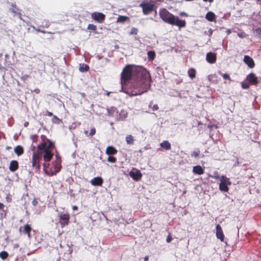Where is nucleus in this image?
<instances>
[{"label":"nucleus","mask_w":261,"mask_h":261,"mask_svg":"<svg viewBox=\"0 0 261 261\" xmlns=\"http://www.w3.org/2000/svg\"><path fill=\"white\" fill-rule=\"evenodd\" d=\"M150 74L143 66L127 65L121 74L122 90L130 96L147 92L150 88Z\"/></svg>","instance_id":"nucleus-1"},{"label":"nucleus","mask_w":261,"mask_h":261,"mask_svg":"<svg viewBox=\"0 0 261 261\" xmlns=\"http://www.w3.org/2000/svg\"><path fill=\"white\" fill-rule=\"evenodd\" d=\"M41 142L37 146V151H34L31 161L32 167L36 171L41 168V162L43 158L45 163L49 162L52 159L55 148L54 142L47 139L45 136L41 135Z\"/></svg>","instance_id":"nucleus-2"},{"label":"nucleus","mask_w":261,"mask_h":261,"mask_svg":"<svg viewBox=\"0 0 261 261\" xmlns=\"http://www.w3.org/2000/svg\"><path fill=\"white\" fill-rule=\"evenodd\" d=\"M159 14L161 18L165 22L171 25H174L179 28L186 27V22L184 20H180L178 17L175 16L166 9L160 10Z\"/></svg>","instance_id":"nucleus-3"},{"label":"nucleus","mask_w":261,"mask_h":261,"mask_svg":"<svg viewBox=\"0 0 261 261\" xmlns=\"http://www.w3.org/2000/svg\"><path fill=\"white\" fill-rule=\"evenodd\" d=\"M220 180L219 190L223 192H228L229 190L228 186L231 185V182L230 181L229 178L225 175H222Z\"/></svg>","instance_id":"nucleus-4"},{"label":"nucleus","mask_w":261,"mask_h":261,"mask_svg":"<svg viewBox=\"0 0 261 261\" xmlns=\"http://www.w3.org/2000/svg\"><path fill=\"white\" fill-rule=\"evenodd\" d=\"M59 223L62 228L68 225L70 219V214L68 213L60 212L58 214Z\"/></svg>","instance_id":"nucleus-5"},{"label":"nucleus","mask_w":261,"mask_h":261,"mask_svg":"<svg viewBox=\"0 0 261 261\" xmlns=\"http://www.w3.org/2000/svg\"><path fill=\"white\" fill-rule=\"evenodd\" d=\"M139 6L142 8L144 14L148 15L153 11L155 5L153 2H143L140 4Z\"/></svg>","instance_id":"nucleus-6"},{"label":"nucleus","mask_w":261,"mask_h":261,"mask_svg":"<svg viewBox=\"0 0 261 261\" xmlns=\"http://www.w3.org/2000/svg\"><path fill=\"white\" fill-rule=\"evenodd\" d=\"M91 18L98 23H103L106 18V15L101 12H94L91 14Z\"/></svg>","instance_id":"nucleus-7"},{"label":"nucleus","mask_w":261,"mask_h":261,"mask_svg":"<svg viewBox=\"0 0 261 261\" xmlns=\"http://www.w3.org/2000/svg\"><path fill=\"white\" fill-rule=\"evenodd\" d=\"M32 229L30 224H25L23 227H20L19 228V231L27 234L28 237L30 239L31 238V231Z\"/></svg>","instance_id":"nucleus-8"},{"label":"nucleus","mask_w":261,"mask_h":261,"mask_svg":"<svg viewBox=\"0 0 261 261\" xmlns=\"http://www.w3.org/2000/svg\"><path fill=\"white\" fill-rule=\"evenodd\" d=\"M61 162H62V161H61V158L60 156H59V155L58 154H56V160L55 161L53 162V166L54 167V170L56 171V172L58 173L61 168H62V166H61Z\"/></svg>","instance_id":"nucleus-9"},{"label":"nucleus","mask_w":261,"mask_h":261,"mask_svg":"<svg viewBox=\"0 0 261 261\" xmlns=\"http://www.w3.org/2000/svg\"><path fill=\"white\" fill-rule=\"evenodd\" d=\"M129 175L135 181L140 180L142 177V174L139 170H137L136 171H130Z\"/></svg>","instance_id":"nucleus-10"},{"label":"nucleus","mask_w":261,"mask_h":261,"mask_svg":"<svg viewBox=\"0 0 261 261\" xmlns=\"http://www.w3.org/2000/svg\"><path fill=\"white\" fill-rule=\"evenodd\" d=\"M216 235L217 238L219 239L221 242H223L224 240V234L223 233L222 229L220 225L217 224L216 227Z\"/></svg>","instance_id":"nucleus-11"},{"label":"nucleus","mask_w":261,"mask_h":261,"mask_svg":"<svg viewBox=\"0 0 261 261\" xmlns=\"http://www.w3.org/2000/svg\"><path fill=\"white\" fill-rule=\"evenodd\" d=\"M49 163H44L43 164V170L45 173L49 176H54L56 175L57 172L56 170H52L48 168Z\"/></svg>","instance_id":"nucleus-12"},{"label":"nucleus","mask_w":261,"mask_h":261,"mask_svg":"<svg viewBox=\"0 0 261 261\" xmlns=\"http://www.w3.org/2000/svg\"><path fill=\"white\" fill-rule=\"evenodd\" d=\"M207 62L210 64L215 63L217 60V55L216 53L209 52L206 56Z\"/></svg>","instance_id":"nucleus-13"},{"label":"nucleus","mask_w":261,"mask_h":261,"mask_svg":"<svg viewBox=\"0 0 261 261\" xmlns=\"http://www.w3.org/2000/svg\"><path fill=\"white\" fill-rule=\"evenodd\" d=\"M244 62L250 68H253L255 66L253 59L249 56L246 55L244 56Z\"/></svg>","instance_id":"nucleus-14"},{"label":"nucleus","mask_w":261,"mask_h":261,"mask_svg":"<svg viewBox=\"0 0 261 261\" xmlns=\"http://www.w3.org/2000/svg\"><path fill=\"white\" fill-rule=\"evenodd\" d=\"M247 79L249 82L253 85H256L258 83L257 77L253 73L248 74Z\"/></svg>","instance_id":"nucleus-15"},{"label":"nucleus","mask_w":261,"mask_h":261,"mask_svg":"<svg viewBox=\"0 0 261 261\" xmlns=\"http://www.w3.org/2000/svg\"><path fill=\"white\" fill-rule=\"evenodd\" d=\"M90 182L94 186H101L103 182V180L101 177H96L91 179Z\"/></svg>","instance_id":"nucleus-16"},{"label":"nucleus","mask_w":261,"mask_h":261,"mask_svg":"<svg viewBox=\"0 0 261 261\" xmlns=\"http://www.w3.org/2000/svg\"><path fill=\"white\" fill-rule=\"evenodd\" d=\"M19 168V164L17 161L12 160L10 163L9 170L11 172L16 171Z\"/></svg>","instance_id":"nucleus-17"},{"label":"nucleus","mask_w":261,"mask_h":261,"mask_svg":"<svg viewBox=\"0 0 261 261\" xmlns=\"http://www.w3.org/2000/svg\"><path fill=\"white\" fill-rule=\"evenodd\" d=\"M10 10L12 13L17 15L20 19L22 20V14L20 12V10L15 5H12Z\"/></svg>","instance_id":"nucleus-18"},{"label":"nucleus","mask_w":261,"mask_h":261,"mask_svg":"<svg viewBox=\"0 0 261 261\" xmlns=\"http://www.w3.org/2000/svg\"><path fill=\"white\" fill-rule=\"evenodd\" d=\"M117 150L113 146H109L106 150V153L108 155H112L117 154Z\"/></svg>","instance_id":"nucleus-19"},{"label":"nucleus","mask_w":261,"mask_h":261,"mask_svg":"<svg viewBox=\"0 0 261 261\" xmlns=\"http://www.w3.org/2000/svg\"><path fill=\"white\" fill-rule=\"evenodd\" d=\"M193 172L195 174L201 175L204 173V169L201 166L197 165L193 167Z\"/></svg>","instance_id":"nucleus-20"},{"label":"nucleus","mask_w":261,"mask_h":261,"mask_svg":"<svg viewBox=\"0 0 261 261\" xmlns=\"http://www.w3.org/2000/svg\"><path fill=\"white\" fill-rule=\"evenodd\" d=\"M14 151L18 156H20L23 154L24 148L20 145H17L14 148Z\"/></svg>","instance_id":"nucleus-21"},{"label":"nucleus","mask_w":261,"mask_h":261,"mask_svg":"<svg viewBox=\"0 0 261 261\" xmlns=\"http://www.w3.org/2000/svg\"><path fill=\"white\" fill-rule=\"evenodd\" d=\"M205 18L209 21H215L216 15L213 12L209 11L206 14Z\"/></svg>","instance_id":"nucleus-22"},{"label":"nucleus","mask_w":261,"mask_h":261,"mask_svg":"<svg viewBox=\"0 0 261 261\" xmlns=\"http://www.w3.org/2000/svg\"><path fill=\"white\" fill-rule=\"evenodd\" d=\"M196 70L194 68H191L188 70V76L192 80L196 77Z\"/></svg>","instance_id":"nucleus-23"},{"label":"nucleus","mask_w":261,"mask_h":261,"mask_svg":"<svg viewBox=\"0 0 261 261\" xmlns=\"http://www.w3.org/2000/svg\"><path fill=\"white\" fill-rule=\"evenodd\" d=\"M160 146L166 150H170L171 149V144L168 141H164L160 144Z\"/></svg>","instance_id":"nucleus-24"},{"label":"nucleus","mask_w":261,"mask_h":261,"mask_svg":"<svg viewBox=\"0 0 261 261\" xmlns=\"http://www.w3.org/2000/svg\"><path fill=\"white\" fill-rule=\"evenodd\" d=\"M129 18L126 16L120 15L117 18V23H124L128 20Z\"/></svg>","instance_id":"nucleus-25"},{"label":"nucleus","mask_w":261,"mask_h":261,"mask_svg":"<svg viewBox=\"0 0 261 261\" xmlns=\"http://www.w3.org/2000/svg\"><path fill=\"white\" fill-rule=\"evenodd\" d=\"M38 23L39 24L40 27L43 28H48L50 25L49 21L46 19L43 20V21L41 22V23H40V22H38Z\"/></svg>","instance_id":"nucleus-26"},{"label":"nucleus","mask_w":261,"mask_h":261,"mask_svg":"<svg viewBox=\"0 0 261 261\" xmlns=\"http://www.w3.org/2000/svg\"><path fill=\"white\" fill-rule=\"evenodd\" d=\"M125 139H126V142L127 144L131 145V144H133L134 143L135 140L134 139V137L130 135H127Z\"/></svg>","instance_id":"nucleus-27"},{"label":"nucleus","mask_w":261,"mask_h":261,"mask_svg":"<svg viewBox=\"0 0 261 261\" xmlns=\"http://www.w3.org/2000/svg\"><path fill=\"white\" fill-rule=\"evenodd\" d=\"M79 70L81 72L88 71L89 70V67L86 64H82L80 65Z\"/></svg>","instance_id":"nucleus-28"},{"label":"nucleus","mask_w":261,"mask_h":261,"mask_svg":"<svg viewBox=\"0 0 261 261\" xmlns=\"http://www.w3.org/2000/svg\"><path fill=\"white\" fill-rule=\"evenodd\" d=\"M127 117V113L124 110H121L119 113V119L123 120Z\"/></svg>","instance_id":"nucleus-29"},{"label":"nucleus","mask_w":261,"mask_h":261,"mask_svg":"<svg viewBox=\"0 0 261 261\" xmlns=\"http://www.w3.org/2000/svg\"><path fill=\"white\" fill-rule=\"evenodd\" d=\"M147 55L149 59L151 61H152L154 59L155 57V53L153 50H150L148 51Z\"/></svg>","instance_id":"nucleus-30"},{"label":"nucleus","mask_w":261,"mask_h":261,"mask_svg":"<svg viewBox=\"0 0 261 261\" xmlns=\"http://www.w3.org/2000/svg\"><path fill=\"white\" fill-rule=\"evenodd\" d=\"M9 256L8 253L6 251H3L0 252V257L2 259L4 260L8 258Z\"/></svg>","instance_id":"nucleus-31"},{"label":"nucleus","mask_w":261,"mask_h":261,"mask_svg":"<svg viewBox=\"0 0 261 261\" xmlns=\"http://www.w3.org/2000/svg\"><path fill=\"white\" fill-rule=\"evenodd\" d=\"M84 133H85V135L87 136H92L95 134L96 130H95V128H92L90 130V133L89 135H88V132L87 130H85L84 132Z\"/></svg>","instance_id":"nucleus-32"},{"label":"nucleus","mask_w":261,"mask_h":261,"mask_svg":"<svg viewBox=\"0 0 261 261\" xmlns=\"http://www.w3.org/2000/svg\"><path fill=\"white\" fill-rule=\"evenodd\" d=\"M87 29L89 30L95 31L97 30V27L93 24H89L87 27Z\"/></svg>","instance_id":"nucleus-33"},{"label":"nucleus","mask_w":261,"mask_h":261,"mask_svg":"<svg viewBox=\"0 0 261 261\" xmlns=\"http://www.w3.org/2000/svg\"><path fill=\"white\" fill-rule=\"evenodd\" d=\"M108 161L111 163H114L117 161V159L115 157L109 155L107 159Z\"/></svg>","instance_id":"nucleus-34"},{"label":"nucleus","mask_w":261,"mask_h":261,"mask_svg":"<svg viewBox=\"0 0 261 261\" xmlns=\"http://www.w3.org/2000/svg\"><path fill=\"white\" fill-rule=\"evenodd\" d=\"M211 177H212V178H213L214 179H220V178H221V176H220V175H219V174L217 172H215L214 173V175H211Z\"/></svg>","instance_id":"nucleus-35"},{"label":"nucleus","mask_w":261,"mask_h":261,"mask_svg":"<svg viewBox=\"0 0 261 261\" xmlns=\"http://www.w3.org/2000/svg\"><path fill=\"white\" fill-rule=\"evenodd\" d=\"M199 153H200V151L199 150L194 151H193L192 152V156H194L195 158H198V156H199Z\"/></svg>","instance_id":"nucleus-36"},{"label":"nucleus","mask_w":261,"mask_h":261,"mask_svg":"<svg viewBox=\"0 0 261 261\" xmlns=\"http://www.w3.org/2000/svg\"><path fill=\"white\" fill-rule=\"evenodd\" d=\"M222 76L223 77V79L225 80H231L229 74H228L227 73L222 74Z\"/></svg>","instance_id":"nucleus-37"},{"label":"nucleus","mask_w":261,"mask_h":261,"mask_svg":"<svg viewBox=\"0 0 261 261\" xmlns=\"http://www.w3.org/2000/svg\"><path fill=\"white\" fill-rule=\"evenodd\" d=\"M138 32V29L137 28H133L131 30L130 34H131L136 35V34H137Z\"/></svg>","instance_id":"nucleus-38"},{"label":"nucleus","mask_w":261,"mask_h":261,"mask_svg":"<svg viewBox=\"0 0 261 261\" xmlns=\"http://www.w3.org/2000/svg\"><path fill=\"white\" fill-rule=\"evenodd\" d=\"M242 87L243 89H248L249 88V85L248 84L242 83Z\"/></svg>","instance_id":"nucleus-39"},{"label":"nucleus","mask_w":261,"mask_h":261,"mask_svg":"<svg viewBox=\"0 0 261 261\" xmlns=\"http://www.w3.org/2000/svg\"><path fill=\"white\" fill-rule=\"evenodd\" d=\"M172 240V238L171 235H168L166 239V241L168 243H170Z\"/></svg>","instance_id":"nucleus-40"},{"label":"nucleus","mask_w":261,"mask_h":261,"mask_svg":"<svg viewBox=\"0 0 261 261\" xmlns=\"http://www.w3.org/2000/svg\"><path fill=\"white\" fill-rule=\"evenodd\" d=\"M159 109V107L157 105H154L152 107V110L153 111H156Z\"/></svg>","instance_id":"nucleus-41"},{"label":"nucleus","mask_w":261,"mask_h":261,"mask_svg":"<svg viewBox=\"0 0 261 261\" xmlns=\"http://www.w3.org/2000/svg\"><path fill=\"white\" fill-rule=\"evenodd\" d=\"M256 33L259 35L260 36H261V29L260 28H257L255 30Z\"/></svg>","instance_id":"nucleus-42"},{"label":"nucleus","mask_w":261,"mask_h":261,"mask_svg":"<svg viewBox=\"0 0 261 261\" xmlns=\"http://www.w3.org/2000/svg\"><path fill=\"white\" fill-rule=\"evenodd\" d=\"M32 203L33 205L36 206L38 203V201L36 199H35L32 201Z\"/></svg>","instance_id":"nucleus-43"},{"label":"nucleus","mask_w":261,"mask_h":261,"mask_svg":"<svg viewBox=\"0 0 261 261\" xmlns=\"http://www.w3.org/2000/svg\"><path fill=\"white\" fill-rule=\"evenodd\" d=\"M40 90L38 88H36L34 90V92H35L37 94H39L40 93Z\"/></svg>","instance_id":"nucleus-44"},{"label":"nucleus","mask_w":261,"mask_h":261,"mask_svg":"<svg viewBox=\"0 0 261 261\" xmlns=\"http://www.w3.org/2000/svg\"><path fill=\"white\" fill-rule=\"evenodd\" d=\"M4 207V205L2 203L0 202V210L3 209Z\"/></svg>","instance_id":"nucleus-45"},{"label":"nucleus","mask_w":261,"mask_h":261,"mask_svg":"<svg viewBox=\"0 0 261 261\" xmlns=\"http://www.w3.org/2000/svg\"><path fill=\"white\" fill-rule=\"evenodd\" d=\"M47 115H48L49 116H53V114L51 112H47Z\"/></svg>","instance_id":"nucleus-46"},{"label":"nucleus","mask_w":261,"mask_h":261,"mask_svg":"<svg viewBox=\"0 0 261 261\" xmlns=\"http://www.w3.org/2000/svg\"><path fill=\"white\" fill-rule=\"evenodd\" d=\"M11 149H12V147H10V146H7L6 147V149L7 150H10Z\"/></svg>","instance_id":"nucleus-47"},{"label":"nucleus","mask_w":261,"mask_h":261,"mask_svg":"<svg viewBox=\"0 0 261 261\" xmlns=\"http://www.w3.org/2000/svg\"><path fill=\"white\" fill-rule=\"evenodd\" d=\"M149 257L148 256H146L144 257V261H148Z\"/></svg>","instance_id":"nucleus-48"},{"label":"nucleus","mask_w":261,"mask_h":261,"mask_svg":"<svg viewBox=\"0 0 261 261\" xmlns=\"http://www.w3.org/2000/svg\"><path fill=\"white\" fill-rule=\"evenodd\" d=\"M204 2H208L210 3H212L214 0H203Z\"/></svg>","instance_id":"nucleus-49"},{"label":"nucleus","mask_w":261,"mask_h":261,"mask_svg":"<svg viewBox=\"0 0 261 261\" xmlns=\"http://www.w3.org/2000/svg\"><path fill=\"white\" fill-rule=\"evenodd\" d=\"M208 32L210 33V35H211L213 33V30L210 29L209 30H208Z\"/></svg>","instance_id":"nucleus-50"},{"label":"nucleus","mask_w":261,"mask_h":261,"mask_svg":"<svg viewBox=\"0 0 261 261\" xmlns=\"http://www.w3.org/2000/svg\"><path fill=\"white\" fill-rule=\"evenodd\" d=\"M72 208L73 210H77L78 208L77 206L75 205L73 206Z\"/></svg>","instance_id":"nucleus-51"},{"label":"nucleus","mask_w":261,"mask_h":261,"mask_svg":"<svg viewBox=\"0 0 261 261\" xmlns=\"http://www.w3.org/2000/svg\"><path fill=\"white\" fill-rule=\"evenodd\" d=\"M180 15H181V16H187V14H186V13H184V12L181 13Z\"/></svg>","instance_id":"nucleus-52"},{"label":"nucleus","mask_w":261,"mask_h":261,"mask_svg":"<svg viewBox=\"0 0 261 261\" xmlns=\"http://www.w3.org/2000/svg\"><path fill=\"white\" fill-rule=\"evenodd\" d=\"M53 118H55V119H57V120H59V121H60V119H59V118H58L56 116H55V115H54V116H53Z\"/></svg>","instance_id":"nucleus-53"},{"label":"nucleus","mask_w":261,"mask_h":261,"mask_svg":"<svg viewBox=\"0 0 261 261\" xmlns=\"http://www.w3.org/2000/svg\"><path fill=\"white\" fill-rule=\"evenodd\" d=\"M36 140H37V136H35V137L34 136L33 139V141L35 142L36 141Z\"/></svg>","instance_id":"nucleus-54"},{"label":"nucleus","mask_w":261,"mask_h":261,"mask_svg":"<svg viewBox=\"0 0 261 261\" xmlns=\"http://www.w3.org/2000/svg\"><path fill=\"white\" fill-rule=\"evenodd\" d=\"M37 31L38 32H42V33H44V32H45L44 31H41L39 29H38L37 30Z\"/></svg>","instance_id":"nucleus-55"}]
</instances>
